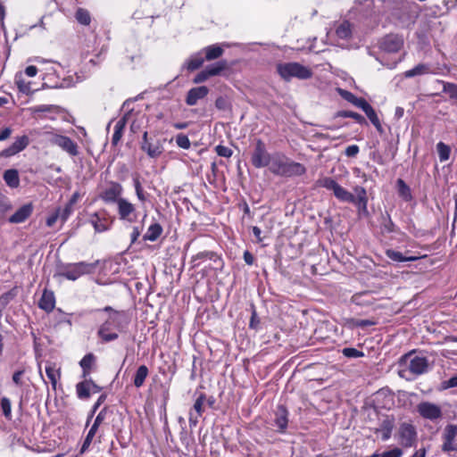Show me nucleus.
<instances>
[{"label": "nucleus", "instance_id": "obj_1", "mask_svg": "<svg viewBox=\"0 0 457 457\" xmlns=\"http://www.w3.org/2000/svg\"><path fill=\"white\" fill-rule=\"evenodd\" d=\"M97 312H107V317L99 326L97 336L104 343L115 341L120 334H125L129 324V318L124 311L114 310L111 306H105Z\"/></svg>", "mask_w": 457, "mask_h": 457}, {"label": "nucleus", "instance_id": "obj_2", "mask_svg": "<svg viewBox=\"0 0 457 457\" xmlns=\"http://www.w3.org/2000/svg\"><path fill=\"white\" fill-rule=\"evenodd\" d=\"M320 187L333 192L334 195L341 202L350 203L356 205L360 212H367L368 197L366 189L363 187H353L354 194L341 187L334 179L325 177L318 180Z\"/></svg>", "mask_w": 457, "mask_h": 457}, {"label": "nucleus", "instance_id": "obj_3", "mask_svg": "<svg viewBox=\"0 0 457 457\" xmlns=\"http://www.w3.org/2000/svg\"><path fill=\"white\" fill-rule=\"evenodd\" d=\"M269 170L271 173L280 177H297L306 172V168L300 162H294L285 154L276 153L272 154V160Z\"/></svg>", "mask_w": 457, "mask_h": 457}, {"label": "nucleus", "instance_id": "obj_4", "mask_svg": "<svg viewBox=\"0 0 457 457\" xmlns=\"http://www.w3.org/2000/svg\"><path fill=\"white\" fill-rule=\"evenodd\" d=\"M97 263L98 262H79L75 263H67L58 269L57 276L75 281L83 275L93 273L97 266Z\"/></svg>", "mask_w": 457, "mask_h": 457}, {"label": "nucleus", "instance_id": "obj_5", "mask_svg": "<svg viewBox=\"0 0 457 457\" xmlns=\"http://www.w3.org/2000/svg\"><path fill=\"white\" fill-rule=\"evenodd\" d=\"M276 69L279 76L287 81L291 80L293 78L307 79L312 76L311 69L295 62L278 63Z\"/></svg>", "mask_w": 457, "mask_h": 457}, {"label": "nucleus", "instance_id": "obj_6", "mask_svg": "<svg viewBox=\"0 0 457 457\" xmlns=\"http://www.w3.org/2000/svg\"><path fill=\"white\" fill-rule=\"evenodd\" d=\"M401 363H404L407 370L416 376L424 374L428 370V359L423 356L413 355L411 353L403 355Z\"/></svg>", "mask_w": 457, "mask_h": 457}, {"label": "nucleus", "instance_id": "obj_7", "mask_svg": "<svg viewBox=\"0 0 457 457\" xmlns=\"http://www.w3.org/2000/svg\"><path fill=\"white\" fill-rule=\"evenodd\" d=\"M48 135L49 142L52 145L59 146L62 151L66 152L71 156H77L79 154V146L76 142L69 137L59 135L53 132H46Z\"/></svg>", "mask_w": 457, "mask_h": 457}, {"label": "nucleus", "instance_id": "obj_8", "mask_svg": "<svg viewBox=\"0 0 457 457\" xmlns=\"http://www.w3.org/2000/svg\"><path fill=\"white\" fill-rule=\"evenodd\" d=\"M271 160L272 155L268 153L265 144L261 139H257L251 157L253 167L261 169L270 166Z\"/></svg>", "mask_w": 457, "mask_h": 457}, {"label": "nucleus", "instance_id": "obj_9", "mask_svg": "<svg viewBox=\"0 0 457 457\" xmlns=\"http://www.w3.org/2000/svg\"><path fill=\"white\" fill-rule=\"evenodd\" d=\"M117 204V212L120 220L134 222L137 220L136 206L126 198H120Z\"/></svg>", "mask_w": 457, "mask_h": 457}, {"label": "nucleus", "instance_id": "obj_10", "mask_svg": "<svg viewBox=\"0 0 457 457\" xmlns=\"http://www.w3.org/2000/svg\"><path fill=\"white\" fill-rule=\"evenodd\" d=\"M417 411L426 420H436L442 417L440 406L430 402H421L417 405Z\"/></svg>", "mask_w": 457, "mask_h": 457}, {"label": "nucleus", "instance_id": "obj_11", "mask_svg": "<svg viewBox=\"0 0 457 457\" xmlns=\"http://www.w3.org/2000/svg\"><path fill=\"white\" fill-rule=\"evenodd\" d=\"M122 193L123 187L120 183L110 181L108 187L100 194V198L107 204H117Z\"/></svg>", "mask_w": 457, "mask_h": 457}, {"label": "nucleus", "instance_id": "obj_12", "mask_svg": "<svg viewBox=\"0 0 457 457\" xmlns=\"http://www.w3.org/2000/svg\"><path fill=\"white\" fill-rule=\"evenodd\" d=\"M399 442L404 447H411L414 445L417 438V432L411 424H401L398 431Z\"/></svg>", "mask_w": 457, "mask_h": 457}, {"label": "nucleus", "instance_id": "obj_13", "mask_svg": "<svg viewBox=\"0 0 457 457\" xmlns=\"http://www.w3.org/2000/svg\"><path fill=\"white\" fill-rule=\"evenodd\" d=\"M403 37L396 34H389L382 38L379 47L386 53H396L403 47Z\"/></svg>", "mask_w": 457, "mask_h": 457}, {"label": "nucleus", "instance_id": "obj_14", "mask_svg": "<svg viewBox=\"0 0 457 457\" xmlns=\"http://www.w3.org/2000/svg\"><path fill=\"white\" fill-rule=\"evenodd\" d=\"M141 149L146 152L151 158L159 157L163 152V146L159 140L148 139V133L145 131L143 135Z\"/></svg>", "mask_w": 457, "mask_h": 457}, {"label": "nucleus", "instance_id": "obj_15", "mask_svg": "<svg viewBox=\"0 0 457 457\" xmlns=\"http://www.w3.org/2000/svg\"><path fill=\"white\" fill-rule=\"evenodd\" d=\"M457 436V425L450 424L447 425L444 432V444L442 450L444 452L457 451V442L455 437Z\"/></svg>", "mask_w": 457, "mask_h": 457}, {"label": "nucleus", "instance_id": "obj_16", "mask_svg": "<svg viewBox=\"0 0 457 457\" xmlns=\"http://www.w3.org/2000/svg\"><path fill=\"white\" fill-rule=\"evenodd\" d=\"M209 93V89L205 86L191 88L187 95V104L193 106L195 105L198 100L204 98Z\"/></svg>", "mask_w": 457, "mask_h": 457}, {"label": "nucleus", "instance_id": "obj_17", "mask_svg": "<svg viewBox=\"0 0 457 457\" xmlns=\"http://www.w3.org/2000/svg\"><path fill=\"white\" fill-rule=\"evenodd\" d=\"M33 212L32 204H26L20 207L9 219L10 223H21L24 222Z\"/></svg>", "mask_w": 457, "mask_h": 457}, {"label": "nucleus", "instance_id": "obj_18", "mask_svg": "<svg viewBox=\"0 0 457 457\" xmlns=\"http://www.w3.org/2000/svg\"><path fill=\"white\" fill-rule=\"evenodd\" d=\"M352 25L349 21H345L339 23L335 30V35L337 37V45L343 46L340 43V40H349L352 37Z\"/></svg>", "mask_w": 457, "mask_h": 457}, {"label": "nucleus", "instance_id": "obj_19", "mask_svg": "<svg viewBox=\"0 0 457 457\" xmlns=\"http://www.w3.org/2000/svg\"><path fill=\"white\" fill-rule=\"evenodd\" d=\"M38 306L46 312H51L55 307V297L54 292L45 289L38 302Z\"/></svg>", "mask_w": 457, "mask_h": 457}, {"label": "nucleus", "instance_id": "obj_20", "mask_svg": "<svg viewBox=\"0 0 457 457\" xmlns=\"http://www.w3.org/2000/svg\"><path fill=\"white\" fill-rule=\"evenodd\" d=\"M287 411L283 405H279L275 412L274 423L278 428L279 432H284L287 427Z\"/></svg>", "mask_w": 457, "mask_h": 457}, {"label": "nucleus", "instance_id": "obj_21", "mask_svg": "<svg viewBox=\"0 0 457 457\" xmlns=\"http://www.w3.org/2000/svg\"><path fill=\"white\" fill-rule=\"evenodd\" d=\"M129 115V112H127L124 114L122 118H120L114 125V132L112 137V144L113 145H117L120 142V138L122 137L123 131L125 129V126L127 124L128 116Z\"/></svg>", "mask_w": 457, "mask_h": 457}, {"label": "nucleus", "instance_id": "obj_22", "mask_svg": "<svg viewBox=\"0 0 457 457\" xmlns=\"http://www.w3.org/2000/svg\"><path fill=\"white\" fill-rule=\"evenodd\" d=\"M339 94L345 100L361 110H363V108L369 104L364 98L357 97L350 91L339 89Z\"/></svg>", "mask_w": 457, "mask_h": 457}, {"label": "nucleus", "instance_id": "obj_23", "mask_svg": "<svg viewBox=\"0 0 457 457\" xmlns=\"http://www.w3.org/2000/svg\"><path fill=\"white\" fill-rule=\"evenodd\" d=\"M90 223L94 227L96 232L101 233L109 229L107 220L102 217L98 212H95L90 217Z\"/></svg>", "mask_w": 457, "mask_h": 457}, {"label": "nucleus", "instance_id": "obj_24", "mask_svg": "<svg viewBox=\"0 0 457 457\" xmlns=\"http://www.w3.org/2000/svg\"><path fill=\"white\" fill-rule=\"evenodd\" d=\"M204 59L202 56V53H196L191 55L185 62L184 67L187 71H193L197 70L204 63Z\"/></svg>", "mask_w": 457, "mask_h": 457}, {"label": "nucleus", "instance_id": "obj_25", "mask_svg": "<svg viewBox=\"0 0 457 457\" xmlns=\"http://www.w3.org/2000/svg\"><path fill=\"white\" fill-rule=\"evenodd\" d=\"M162 228L159 223H153L149 226L147 231L143 236L145 241L154 242L161 236Z\"/></svg>", "mask_w": 457, "mask_h": 457}, {"label": "nucleus", "instance_id": "obj_26", "mask_svg": "<svg viewBox=\"0 0 457 457\" xmlns=\"http://www.w3.org/2000/svg\"><path fill=\"white\" fill-rule=\"evenodd\" d=\"M46 373L52 384L53 388L55 389L57 380L61 377L60 370L55 369L54 363L48 361L46 366Z\"/></svg>", "mask_w": 457, "mask_h": 457}, {"label": "nucleus", "instance_id": "obj_27", "mask_svg": "<svg viewBox=\"0 0 457 457\" xmlns=\"http://www.w3.org/2000/svg\"><path fill=\"white\" fill-rule=\"evenodd\" d=\"M91 379H85L76 385V393L79 399H88L90 397Z\"/></svg>", "mask_w": 457, "mask_h": 457}, {"label": "nucleus", "instance_id": "obj_28", "mask_svg": "<svg viewBox=\"0 0 457 457\" xmlns=\"http://www.w3.org/2000/svg\"><path fill=\"white\" fill-rule=\"evenodd\" d=\"M386 255L396 262H413L418 259L416 256H404L401 252L393 249L386 250Z\"/></svg>", "mask_w": 457, "mask_h": 457}, {"label": "nucleus", "instance_id": "obj_29", "mask_svg": "<svg viewBox=\"0 0 457 457\" xmlns=\"http://www.w3.org/2000/svg\"><path fill=\"white\" fill-rule=\"evenodd\" d=\"M362 111L365 112V114L367 115V117L369 118L370 122L375 126L377 130L381 133L383 131L382 126H381L380 120H379L375 110L373 109V107L370 104H368L363 108Z\"/></svg>", "mask_w": 457, "mask_h": 457}, {"label": "nucleus", "instance_id": "obj_30", "mask_svg": "<svg viewBox=\"0 0 457 457\" xmlns=\"http://www.w3.org/2000/svg\"><path fill=\"white\" fill-rule=\"evenodd\" d=\"M205 54V60L212 61L220 57L223 54V49L219 45H212L203 49Z\"/></svg>", "mask_w": 457, "mask_h": 457}, {"label": "nucleus", "instance_id": "obj_31", "mask_svg": "<svg viewBox=\"0 0 457 457\" xmlns=\"http://www.w3.org/2000/svg\"><path fill=\"white\" fill-rule=\"evenodd\" d=\"M428 73H430L429 65L425 64V63H420V64L416 65L414 68H412L409 71H406L404 72V77L405 78H412L415 76H420V75H425V74H428Z\"/></svg>", "mask_w": 457, "mask_h": 457}, {"label": "nucleus", "instance_id": "obj_32", "mask_svg": "<svg viewBox=\"0 0 457 457\" xmlns=\"http://www.w3.org/2000/svg\"><path fill=\"white\" fill-rule=\"evenodd\" d=\"M4 179L5 183L12 188L18 187L20 185L19 174L16 170L11 169L5 170L4 173Z\"/></svg>", "mask_w": 457, "mask_h": 457}, {"label": "nucleus", "instance_id": "obj_33", "mask_svg": "<svg viewBox=\"0 0 457 457\" xmlns=\"http://www.w3.org/2000/svg\"><path fill=\"white\" fill-rule=\"evenodd\" d=\"M149 373L148 368L145 365H141L137 368L134 377V386L137 388L141 387Z\"/></svg>", "mask_w": 457, "mask_h": 457}, {"label": "nucleus", "instance_id": "obj_34", "mask_svg": "<svg viewBox=\"0 0 457 457\" xmlns=\"http://www.w3.org/2000/svg\"><path fill=\"white\" fill-rule=\"evenodd\" d=\"M394 425L392 420L386 419L383 420L380 428L376 430V433H381V439L386 441L390 438Z\"/></svg>", "mask_w": 457, "mask_h": 457}, {"label": "nucleus", "instance_id": "obj_35", "mask_svg": "<svg viewBox=\"0 0 457 457\" xmlns=\"http://www.w3.org/2000/svg\"><path fill=\"white\" fill-rule=\"evenodd\" d=\"M95 359L96 358L93 353H87L79 361V365L83 370V374H82L83 378H86L89 375V370L95 361Z\"/></svg>", "mask_w": 457, "mask_h": 457}, {"label": "nucleus", "instance_id": "obj_36", "mask_svg": "<svg viewBox=\"0 0 457 457\" xmlns=\"http://www.w3.org/2000/svg\"><path fill=\"white\" fill-rule=\"evenodd\" d=\"M227 61L222 60L213 64L208 65L205 67V71L210 77L219 75L222 71L227 68Z\"/></svg>", "mask_w": 457, "mask_h": 457}, {"label": "nucleus", "instance_id": "obj_37", "mask_svg": "<svg viewBox=\"0 0 457 457\" xmlns=\"http://www.w3.org/2000/svg\"><path fill=\"white\" fill-rule=\"evenodd\" d=\"M397 189L399 195L402 196L405 201H409L411 198V189L407 184L402 179H398L396 181Z\"/></svg>", "mask_w": 457, "mask_h": 457}, {"label": "nucleus", "instance_id": "obj_38", "mask_svg": "<svg viewBox=\"0 0 457 457\" xmlns=\"http://www.w3.org/2000/svg\"><path fill=\"white\" fill-rule=\"evenodd\" d=\"M205 260H210V261H212L213 262H221V260L218 256V254H216L213 252H209V251L201 252V253H197L193 258L194 262H196V261H205Z\"/></svg>", "mask_w": 457, "mask_h": 457}, {"label": "nucleus", "instance_id": "obj_39", "mask_svg": "<svg viewBox=\"0 0 457 457\" xmlns=\"http://www.w3.org/2000/svg\"><path fill=\"white\" fill-rule=\"evenodd\" d=\"M436 151L441 162L447 161L450 158L451 149L443 142H439L436 145Z\"/></svg>", "mask_w": 457, "mask_h": 457}, {"label": "nucleus", "instance_id": "obj_40", "mask_svg": "<svg viewBox=\"0 0 457 457\" xmlns=\"http://www.w3.org/2000/svg\"><path fill=\"white\" fill-rule=\"evenodd\" d=\"M97 430H98V427H96L94 425L91 426V428L88 430L87 435L83 442V445L81 446V450H80L81 453H85L89 448Z\"/></svg>", "mask_w": 457, "mask_h": 457}, {"label": "nucleus", "instance_id": "obj_41", "mask_svg": "<svg viewBox=\"0 0 457 457\" xmlns=\"http://www.w3.org/2000/svg\"><path fill=\"white\" fill-rule=\"evenodd\" d=\"M337 116L338 117H343V118H352L357 123L359 124H364L366 123V120L365 118L355 112H352V111H341L337 113Z\"/></svg>", "mask_w": 457, "mask_h": 457}, {"label": "nucleus", "instance_id": "obj_42", "mask_svg": "<svg viewBox=\"0 0 457 457\" xmlns=\"http://www.w3.org/2000/svg\"><path fill=\"white\" fill-rule=\"evenodd\" d=\"M76 20L82 25H89L91 17L86 9L79 8L75 14Z\"/></svg>", "mask_w": 457, "mask_h": 457}, {"label": "nucleus", "instance_id": "obj_43", "mask_svg": "<svg viewBox=\"0 0 457 457\" xmlns=\"http://www.w3.org/2000/svg\"><path fill=\"white\" fill-rule=\"evenodd\" d=\"M133 185H134V187H135V191H136V195H137V199L140 202H143V203L145 202L146 201V196H145V191L143 189V187L141 185V182L139 180L138 176H136V177L133 178Z\"/></svg>", "mask_w": 457, "mask_h": 457}, {"label": "nucleus", "instance_id": "obj_44", "mask_svg": "<svg viewBox=\"0 0 457 457\" xmlns=\"http://www.w3.org/2000/svg\"><path fill=\"white\" fill-rule=\"evenodd\" d=\"M443 84V91L449 95L450 98L457 99V84L440 81Z\"/></svg>", "mask_w": 457, "mask_h": 457}, {"label": "nucleus", "instance_id": "obj_45", "mask_svg": "<svg viewBox=\"0 0 457 457\" xmlns=\"http://www.w3.org/2000/svg\"><path fill=\"white\" fill-rule=\"evenodd\" d=\"M14 296L15 294L12 291H8L0 295V312L6 308Z\"/></svg>", "mask_w": 457, "mask_h": 457}, {"label": "nucleus", "instance_id": "obj_46", "mask_svg": "<svg viewBox=\"0 0 457 457\" xmlns=\"http://www.w3.org/2000/svg\"><path fill=\"white\" fill-rule=\"evenodd\" d=\"M1 410L3 412V415L6 419H11L12 417V404L11 401L7 397H3L1 399Z\"/></svg>", "mask_w": 457, "mask_h": 457}, {"label": "nucleus", "instance_id": "obj_47", "mask_svg": "<svg viewBox=\"0 0 457 457\" xmlns=\"http://www.w3.org/2000/svg\"><path fill=\"white\" fill-rule=\"evenodd\" d=\"M342 353L344 356L353 359V358H360L364 356V353L361 351H359L355 348L352 347H345L342 349Z\"/></svg>", "mask_w": 457, "mask_h": 457}, {"label": "nucleus", "instance_id": "obj_48", "mask_svg": "<svg viewBox=\"0 0 457 457\" xmlns=\"http://www.w3.org/2000/svg\"><path fill=\"white\" fill-rule=\"evenodd\" d=\"M29 144V139L27 136H21L15 139V141L12 144L17 151L20 153L24 150Z\"/></svg>", "mask_w": 457, "mask_h": 457}, {"label": "nucleus", "instance_id": "obj_49", "mask_svg": "<svg viewBox=\"0 0 457 457\" xmlns=\"http://www.w3.org/2000/svg\"><path fill=\"white\" fill-rule=\"evenodd\" d=\"M58 109L57 105L54 104H39L30 108L33 113L37 112H50Z\"/></svg>", "mask_w": 457, "mask_h": 457}, {"label": "nucleus", "instance_id": "obj_50", "mask_svg": "<svg viewBox=\"0 0 457 457\" xmlns=\"http://www.w3.org/2000/svg\"><path fill=\"white\" fill-rule=\"evenodd\" d=\"M73 212V207L71 206V204H66V205L63 208H58L56 210V212L59 216V218L64 222L68 220L70 215Z\"/></svg>", "mask_w": 457, "mask_h": 457}, {"label": "nucleus", "instance_id": "obj_51", "mask_svg": "<svg viewBox=\"0 0 457 457\" xmlns=\"http://www.w3.org/2000/svg\"><path fill=\"white\" fill-rule=\"evenodd\" d=\"M176 144L182 149H189L191 145L188 137L182 133L177 135Z\"/></svg>", "mask_w": 457, "mask_h": 457}, {"label": "nucleus", "instance_id": "obj_52", "mask_svg": "<svg viewBox=\"0 0 457 457\" xmlns=\"http://www.w3.org/2000/svg\"><path fill=\"white\" fill-rule=\"evenodd\" d=\"M205 401V395L204 394H201L197 399L195 400L193 409L195 411V414H197V416H202L204 412V403Z\"/></svg>", "mask_w": 457, "mask_h": 457}, {"label": "nucleus", "instance_id": "obj_53", "mask_svg": "<svg viewBox=\"0 0 457 457\" xmlns=\"http://www.w3.org/2000/svg\"><path fill=\"white\" fill-rule=\"evenodd\" d=\"M260 323H261V320L257 315L256 310L253 306L251 319H250V322H249V328L258 331L260 329Z\"/></svg>", "mask_w": 457, "mask_h": 457}, {"label": "nucleus", "instance_id": "obj_54", "mask_svg": "<svg viewBox=\"0 0 457 457\" xmlns=\"http://www.w3.org/2000/svg\"><path fill=\"white\" fill-rule=\"evenodd\" d=\"M10 209L11 203L9 199L2 193H0V217L3 216Z\"/></svg>", "mask_w": 457, "mask_h": 457}, {"label": "nucleus", "instance_id": "obj_55", "mask_svg": "<svg viewBox=\"0 0 457 457\" xmlns=\"http://www.w3.org/2000/svg\"><path fill=\"white\" fill-rule=\"evenodd\" d=\"M16 84L21 92L27 94V95L31 93L30 82H25L21 79H16Z\"/></svg>", "mask_w": 457, "mask_h": 457}, {"label": "nucleus", "instance_id": "obj_56", "mask_svg": "<svg viewBox=\"0 0 457 457\" xmlns=\"http://www.w3.org/2000/svg\"><path fill=\"white\" fill-rule=\"evenodd\" d=\"M105 399H106V395H104V394H103L99 396V398L97 399V401L95 403V404L92 407V411L87 418V424L89 423V420L92 419V417L94 416L96 410L100 407V405L105 401Z\"/></svg>", "mask_w": 457, "mask_h": 457}, {"label": "nucleus", "instance_id": "obj_57", "mask_svg": "<svg viewBox=\"0 0 457 457\" xmlns=\"http://www.w3.org/2000/svg\"><path fill=\"white\" fill-rule=\"evenodd\" d=\"M403 454V452L402 449L395 447L392 450L384 452L383 453L379 454V457H402Z\"/></svg>", "mask_w": 457, "mask_h": 457}, {"label": "nucleus", "instance_id": "obj_58", "mask_svg": "<svg viewBox=\"0 0 457 457\" xmlns=\"http://www.w3.org/2000/svg\"><path fill=\"white\" fill-rule=\"evenodd\" d=\"M216 153L219 156L230 157L232 155V150L229 147L219 145L215 148Z\"/></svg>", "mask_w": 457, "mask_h": 457}, {"label": "nucleus", "instance_id": "obj_59", "mask_svg": "<svg viewBox=\"0 0 457 457\" xmlns=\"http://www.w3.org/2000/svg\"><path fill=\"white\" fill-rule=\"evenodd\" d=\"M24 375V370H17L12 375V382L17 386H22L24 385V381L22 380V377Z\"/></svg>", "mask_w": 457, "mask_h": 457}, {"label": "nucleus", "instance_id": "obj_60", "mask_svg": "<svg viewBox=\"0 0 457 457\" xmlns=\"http://www.w3.org/2000/svg\"><path fill=\"white\" fill-rule=\"evenodd\" d=\"M106 413H107V407H104L103 408L99 413L96 415V419H95V421L93 423L94 426L96 427H98L103 423V421L105 420L106 418Z\"/></svg>", "mask_w": 457, "mask_h": 457}, {"label": "nucleus", "instance_id": "obj_61", "mask_svg": "<svg viewBox=\"0 0 457 457\" xmlns=\"http://www.w3.org/2000/svg\"><path fill=\"white\" fill-rule=\"evenodd\" d=\"M215 106L219 110L225 111V110L228 109L229 104H228V101L225 97L220 96L215 101Z\"/></svg>", "mask_w": 457, "mask_h": 457}, {"label": "nucleus", "instance_id": "obj_62", "mask_svg": "<svg viewBox=\"0 0 457 457\" xmlns=\"http://www.w3.org/2000/svg\"><path fill=\"white\" fill-rule=\"evenodd\" d=\"M360 152L357 145H351L345 148V154L347 157H355Z\"/></svg>", "mask_w": 457, "mask_h": 457}, {"label": "nucleus", "instance_id": "obj_63", "mask_svg": "<svg viewBox=\"0 0 457 457\" xmlns=\"http://www.w3.org/2000/svg\"><path fill=\"white\" fill-rule=\"evenodd\" d=\"M442 386L444 389H448L452 387H457V376H453L448 380H445L442 383Z\"/></svg>", "mask_w": 457, "mask_h": 457}, {"label": "nucleus", "instance_id": "obj_64", "mask_svg": "<svg viewBox=\"0 0 457 457\" xmlns=\"http://www.w3.org/2000/svg\"><path fill=\"white\" fill-rule=\"evenodd\" d=\"M19 152L17 151V149L12 145H11L9 147L4 149L0 155L2 157H10V156H12L16 154H18Z\"/></svg>", "mask_w": 457, "mask_h": 457}]
</instances>
